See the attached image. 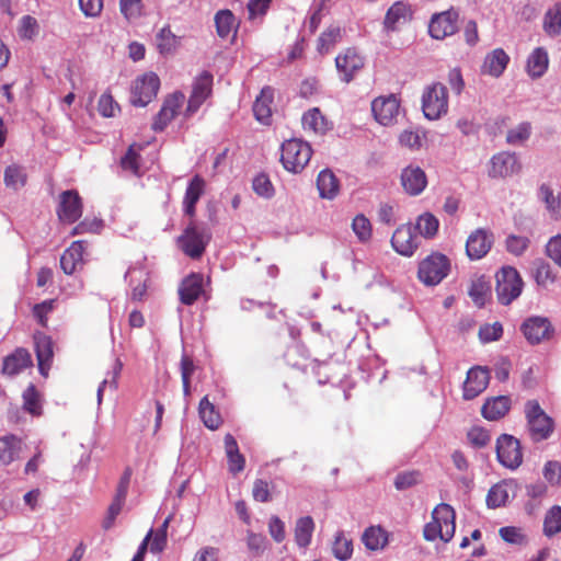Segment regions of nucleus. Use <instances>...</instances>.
<instances>
[{
  "instance_id": "31",
  "label": "nucleus",
  "mask_w": 561,
  "mask_h": 561,
  "mask_svg": "<svg viewBox=\"0 0 561 561\" xmlns=\"http://www.w3.org/2000/svg\"><path fill=\"white\" fill-rule=\"evenodd\" d=\"M205 181L199 175H195L185 192L183 205L184 213L191 217L195 215V205L204 193Z\"/></svg>"
},
{
  "instance_id": "41",
  "label": "nucleus",
  "mask_w": 561,
  "mask_h": 561,
  "mask_svg": "<svg viewBox=\"0 0 561 561\" xmlns=\"http://www.w3.org/2000/svg\"><path fill=\"white\" fill-rule=\"evenodd\" d=\"M543 30L552 37L561 34V2L548 9L543 18Z\"/></svg>"
},
{
  "instance_id": "39",
  "label": "nucleus",
  "mask_w": 561,
  "mask_h": 561,
  "mask_svg": "<svg viewBox=\"0 0 561 561\" xmlns=\"http://www.w3.org/2000/svg\"><path fill=\"white\" fill-rule=\"evenodd\" d=\"M438 227V219L431 213H424L417 217L413 229L417 230L421 237L431 239L437 233Z\"/></svg>"
},
{
  "instance_id": "13",
  "label": "nucleus",
  "mask_w": 561,
  "mask_h": 561,
  "mask_svg": "<svg viewBox=\"0 0 561 561\" xmlns=\"http://www.w3.org/2000/svg\"><path fill=\"white\" fill-rule=\"evenodd\" d=\"M393 249L401 255L411 256L421 244V237L411 226H400L391 238Z\"/></svg>"
},
{
  "instance_id": "30",
  "label": "nucleus",
  "mask_w": 561,
  "mask_h": 561,
  "mask_svg": "<svg viewBox=\"0 0 561 561\" xmlns=\"http://www.w3.org/2000/svg\"><path fill=\"white\" fill-rule=\"evenodd\" d=\"M32 365L30 353L24 348H18L3 360V374L13 376Z\"/></svg>"
},
{
  "instance_id": "20",
  "label": "nucleus",
  "mask_w": 561,
  "mask_h": 561,
  "mask_svg": "<svg viewBox=\"0 0 561 561\" xmlns=\"http://www.w3.org/2000/svg\"><path fill=\"white\" fill-rule=\"evenodd\" d=\"M489 379L488 369L480 366L471 368L463 385V398L466 400L474 399L486 388Z\"/></svg>"
},
{
  "instance_id": "7",
  "label": "nucleus",
  "mask_w": 561,
  "mask_h": 561,
  "mask_svg": "<svg viewBox=\"0 0 561 561\" xmlns=\"http://www.w3.org/2000/svg\"><path fill=\"white\" fill-rule=\"evenodd\" d=\"M160 88V79L154 72H147L137 77L130 88V102L135 106L144 107L156 96Z\"/></svg>"
},
{
  "instance_id": "57",
  "label": "nucleus",
  "mask_w": 561,
  "mask_h": 561,
  "mask_svg": "<svg viewBox=\"0 0 561 561\" xmlns=\"http://www.w3.org/2000/svg\"><path fill=\"white\" fill-rule=\"evenodd\" d=\"M529 243L527 237L511 234L506 239V249L510 253L519 256L527 250Z\"/></svg>"
},
{
  "instance_id": "9",
  "label": "nucleus",
  "mask_w": 561,
  "mask_h": 561,
  "mask_svg": "<svg viewBox=\"0 0 561 561\" xmlns=\"http://www.w3.org/2000/svg\"><path fill=\"white\" fill-rule=\"evenodd\" d=\"M499 461L508 469H516L522 465L523 454L519 440L512 435L503 434L496 442Z\"/></svg>"
},
{
  "instance_id": "21",
  "label": "nucleus",
  "mask_w": 561,
  "mask_h": 561,
  "mask_svg": "<svg viewBox=\"0 0 561 561\" xmlns=\"http://www.w3.org/2000/svg\"><path fill=\"white\" fill-rule=\"evenodd\" d=\"M185 96L181 92H175L165 99L161 110L157 114L152 128L156 131H162L165 126L175 116L179 108L181 107Z\"/></svg>"
},
{
  "instance_id": "40",
  "label": "nucleus",
  "mask_w": 561,
  "mask_h": 561,
  "mask_svg": "<svg viewBox=\"0 0 561 561\" xmlns=\"http://www.w3.org/2000/svg\"><path fill=\"white\" fill-rule=\"evenodd\" d=\"M302 127L305 130L314 134H323L328 129L324 116L316 107L304 114Z\"/></svg>"
},
{
  "instance_id": "1",
  "label": "nucleus",
  "mask_w": 561,
  "mask_h": 561,
  "mask_svg": "<svg viewBox=\"0 0 561 561\" xmlns=\"http://www.w3.org/2000/svg\"><path fill=\"white\" fill-rule=\"evenodd\" d=\"M526 431L534 443L548 439L554 431V421L537 400H528L524 405Z\"/></svg>"
},
{
  "instance_id": "47",
  "label": "nucleus",
  "mask_w": 561,
  "mask_h": 561,
  "mask_svg": "<svg viewBox=\"0 0 561 561\" xmlns=\"http://www.w3.org/2000/svg\"><path fill=\"white\" fill-rule=\"evenodd\" d=\"M23 408L32 415H39L42 413L41 396L34 385H30L23 391Z\"/></svg>"
},
{
  "instance_id": "58",
  "label": "nucleus",
  "mask_w": 561,
  "mask_h": 561,
  "mask_svg": "<svg viewBox=\"0 0 561 561\" xmlns=\"http://www.w3.org/2000/svg\"><path fill=\"white\" fill-rule=\"evenodd\" d=\"M98 110L104 117H114L119 111V105L114 101L111 94L104 93L99 99Z\"/></svg>"
},
{
  "instance_id": "12",
  "label": "nucleus",
  "mask_w": 561,
  "mask_h": 561,
  "mask_svg": "<svg viewBox=\"0 0 561 561\" xmlns=\"http://www.w3.org/2000/svg\"><path fill=\"white\" fill-rule=\"evenodd\" d=\"M172 519V516L169 515L162 523L160 527H158L156 530L150 529L148 534L146 535L145 539L142 540L141 545L138 548L137 553L134 556L131 561H144V556L147 550L148 542L151 540L150 543V551L152 553H160L164 550L167 546V533L170 525V522Z\"/></svg>"
},
{
  "instance_id": "46",
  "label": "nucleus",
  "mask_w": 561,
  "mask_h": 561,
  "mask_svg": "<svg viewBox=\"0 0 561 561\" xmlns=\"http://www.w3.org/2000/svg\"><path fill=\"white\" fill-rule=\"evenodd\" d=\"M561 531V507L552 506L546 514L543 520V534L552 537Z\"/></svg>"
},
{
  "instance_id": "44",
  "label": "nucleus",
  "mask_w": 561,
  "mask_h": 561,
  "mask_svg": "<svg viewBox=\"0 0 561 561\" xmlns=\"http://www.w3.org/2000/svg\"><path fill=\"white\" fill-rule=\"evenodd\" d=\"M468 294L474 305L481 308L490 295V283L484 277H479L471 283Z\"/></svg>"
},
{
  "instance_id": "2",
  "label": "nucleus",
  "mask_w": 561,
  "mask_h": 561,
  "mask_svg": "<svg viewBox=\"0 0 561 561\" xmlns=\"http://www.w3.org/2000/svg\"><path fill=\"white\" fill-rule=\"evenodd\" d=\"M311 156L310 145L302 139L291 138L282 144L280 162L291 173L301 172L310 161Z\"/></svg>"
},
{
  "instance_id": "19",
  "label": "nucleus",
  "mask_w": 561,
  "mask_h": 561,
  "mask_svg": "<svg viewBox=\"0 0 561 561\" xmlns=\"http://www.w3.org/2000/svg\"><path fill=\"white\" fill-rule=\"evenodd\" d=\"M400 179L404 192L411 196L420 195L427 185L425 172L420 167L413 164L402 170Z\"/></svg>"
},
{
  "instance_id": "37",
  "label": "nucleus",
  "mask_w": 561,
  "mask_h": 561,
  "mask_svg": "<svg viewBox=\"0 0 561 561\" xmlns=\"http://www.w3.org/2000/svg\"><path fill=\"white\" fill-rule=\"evenodd\" d=\"M216 31L219 37L227 38L231 33H237L238 23L230 10H220L215 15Z\"/></svg>"
},
{
  "instance_id": "53",
  "label": "nucleus",
  "mask_w": 561,
  "mask_h": 561,
  "mask_svg": "<svg viewBox=\"0 0 561 561\" xmlns=\"http://www.w3.org/2000/svg\"><path fill=\"white\" fill-rule=\"evenodd\" d=\"M341 38V28L337 26L330 27L321 34L318 39V50L321 54L328 53L331 47Z\"/></svg>"
},
{
  "instance_id": "48",
  "label": "nucleus",
  "mask_w": 561,
  "mask_h": 561,
  "mask_svg": "<svg viewBox=\"0 0 561 561\" xmlns=\"http://www.w3.org/2000/svg\"><path fill=\"white\" fill-rule=\"evenodd\" d=\"M425 140V131L421 129H405L399 136L401 146L411 150H419Z\"/></svg>"
},
{
  "instance_id": "62",
  "label": "nucleus",
  "mask_w": 561,
  "mask_h": 561,
  "mask_svg": "<svg viewBox=\"0 0 561 561\" xmlns=\"http://www.w3.org/2000/svg\"><path fill=\"white\" fill-rule=\"evenodd\" d=\"M546 255L561 268V234H557L549 239L546 244Z\"/></svg>"
},
{
  "instance_id": "17",
  "label": "nucleus",
  "mask_w": 561,
  "mask_h": 561,
  "mask_svg": "<svg viewBox=\"0 0 561 561\" xmlns=\"http://www.w3.org/2000/svg\"><path fill=\"white\" fill-rule=\"evenodd\" d=\"M335 65L342 80L348 83L355 73L364 67V57L354 48H347L343 54L336 56Z\"/></svg>"
},
{
  "instance_id": "3",
  "label": "nucleus",
  "mask_w": 561,
  "mask_h": 561,
  "mask_svg": "<svg viewBox=\"0 0 561 561\" xmlns=\"http://www.w3.org/2000/svg\"><path fill=\"white\" fill-rule=\"evenodd\" d=\"M495 278L496 296L502 305L507 306L520 296L524 283L516 268L504 266L496 273Z\"/></svg>"
},
{
  "instance_id": "4",
  "label": "nucleus",
  "mask_w": 561,
  "mask_h": 561,
  "mask_svg": "<svg viewBox=\"0 0 561 561\" xmlns=\"http://www.w3.org/2000/svg\"><path fill=\"white\" fill-rule=\"evenodd\" d=\"M210 240L207 228L197 226L191 221L183 233L179 237V248L190 257L198 259L203 255L206 245Z\"/></svg>"
},
{
  "instance_id": "45",
  "label": "nucleus",
  "mask_w": 561,
  "mask_h": 561,
  "mask_svg": "<svg viewBox=\"0 0 561 561\" xmlns=\"http://www.w3.org/2000/svg\"><path fill=\"white\" fill-rule=\"evenodd\" d=\"M534 277L539 286H547L557 280V274L553 272L551 265L542 259H537L534 262Z\"/></svg>"
},
{
  "instance_id": "27",
  "label": "nucleus",
  "mask_w": 561,
  "mask_h": 561,
  "mask_svg": "<svg viewBox=\"0 0 561 561\" xmlns=\"http://www.w3.org/2000/svg\"><path fill=\"white\" fill-rule=\"evenodd\" d=\"M432 518L437 519V522L440 524L445 537V542L451 540L456 529V513L454 508L449 504L440 503L434 508Z\"/></svg>"
},
{
  "instance_id": "59",
  "label": "nucleus",
  "mask_w": 561,
  "mask_h": 561,
  "mask_svg": "<svg viewBox=\"0 0 561 561\" xmlns=\"http://www.w3.org/2000/svg\"><path fill=\"white\" fill-rule=\"evenodd\" d=\"M503 334V327L500 322L481 325L479 329V337L482 342L497 341Z\"/></svg>"
},
{
  "instance_id": "64",
  "label": "nucleus",
  "mask_w": 561,
  "mask_h": 561,
  "mask_svg": "<svg viewBox=\"0 0 561 561\" xmlns=\"http://www.w3.org/2000/svg\"><path fill=\"white\" fill-rule=\"evenodd\" d=\"M268 533L273 540L277 543L284 541L286 537L285 524L278 516H272L268 520Z\"/></svg>"
},
{
  "instance_id": "49",
  "label": "nucleus",
  "mask_w": 561,
  "mask_h": 561,
  "mask_svg": "<svg viewBox=\"0 0 561 561\" xmlns=\"http://www.w3.org/2000/svg\"><path fill=\"white\" fill-rule=\"evenodd\" d=\"M531 134L529 123H520L516 127L511 128L506 134V142L511 146H520L526 142Z\"/></svg>"
},
{
  "instance_id": "52",
  "label": "nucleus",
  "mask_w": 561,
  "mask_h": 561,
  "mask_svg": "<svg viewBox=\"0 0 561 561\" xmlns=\"http://www.w3.org/2000/svg\"><path fill=\"white\" fill-rule=\"evenodd\" d=\"M26 182V174L23 169L18 165H9L4 171V183L8 187L18 190Z\"/></svg>"
},
{
  "instance_id": "6",
  "label": "nucleus",
  "mask_w": 561,
  "mask_h": 561,
  "mask_svg": "<svg viewBox=\"0 0 561 561\" xmlns=\"http://www.w3.org/2000/svg\"><path fill=\"white\" fill-rule=\"evenodd\" d=\"M422 110L428 119H438L448 111V93L444 84L437 82L427 87L422 96Z\"/></svg>"
},
{
  "instance_id": "35",
  "label": "nucleus",
  "mask_w": 561,
  "mask_h": 561,
  "mask_svg": "<svg viewBox=\"0 0 561 561\" xmlns=\"http://www.w3.org/2000/svg\"><path fill=\"white\" fill-rule=\"evenodd\" d=\"M198 414L204 425L211 431L219 428V426L222 423L220 413L216 410V407L208 400L207 396H205L199 401Z\"/></svg>"
},
{
  "instance_id": "55",
  "label": "nucleus",
  "mask_w": 561,
  "mask_h": 561,
  "mask_svg": "<svg viewBox=\"0 0 561 561\" xmlns=\"http://www.w3.org/2000/svg\"><path fill=\"white\" fill-rule=\"evenodd\" d=\"M500 537L507 543L511 545H525L527 542V538L522 531L520 528L514 526H505L500 528L499 530Z\"/></svg>"
},
{
  "instance_id": "32",
  "label": "nucleus",
  "mask_w": 561,
  "mask_h": 561,
  "mask_svg": "<svg viewBox=\"0 0 561 561\" xmlns=\"http://www.w3.org/2000/svg\"><path fill=\"white\" fill-rule=\"evenodd\" d=\"M389 535L381 526H370L363 533L362 541L368 550H382L388 545Z\"/></svg>"
},
{
  "instance_id": "38",
  "label": "nucleus",
  "mask_w": 561,
  "mask_h": 561,
  "mask_svg": "<svg viewBox=\"0 0 561 561\" xmlns=\"http://www.w3.org/2000/svg\"><path fill=\"white\" fill-rule=\"evenodd\" d=\"M538 196L546 205V209L552 216L561 215V197L560 194L554 195L552 187L548 183L540 184Z\"/></svg>"
},
{
  "instance_id": "15",
  "label": "nucleus",
  "mask_w": 561,
  "mask_h": 561,
  "mask_svg": "<svg viewBox=\"0 0 561 561\" xmlns=\"http://www.w3.org/2000/svg\"><path fill=\"white\" fill-rule=\"evenodd\" d=\"M61 221L72 224L82 215V202L77 191H65L60 195V203L57 209Z\"/></svg>"
},
{
  "instance_id": "22",
  "label": "nucleus",
  "mask_w": 561,
  "mask_h": 561,
  "mask_svg": "<svg viewBox=\"0 0 561 561\" xmlns=\"http://www.w3.org/2000/svg\"><path fill=\"white\" fill-rule=\"evenodd\" d=\"M203 293V276L192 273L179 286V296L183 305H193Z\"/></svg>"
},
{
  "instance_id": "61",
  "label": "nucleus",
  "mask_w": 561,
  "mask_h": 561,
  "mask_svg": "<svg viewBox=\"0 0 561 561\" xmlns=\"http://www.w3.org/2000/svg\"><path fill=\"white\" fill-rule=\"evenodd\" d=\"M55 299H49L34 306L33 314L41 325H47V316L55 309Z\"/></svg>"
},
{
  "instance_id": "11",
  "label": "nucleus",
  "mask_w": 561,
  "mask_h": 561,
  "mask_svg": "<svg viewBox=\"0 0 561 561\" xmlns=\"http://www.w3.org/2000/svg\"><path fill=\"white\" fill-rule=\"evenodd\" d=\"M527 342L531 345L541 343L549 340L553 334V328L548 318L540 316H533L527 318L520 325Z\"/></svg>"
},
{
  "instance_id": "25",
  "label": "nucleus",
  "mask_w": 561,
  "mask_h": 561,
  "mask_svg": "<svg viewBox=\"0 0 561 561\" xmlns=\"http://www.w3.org/2000/svg\"><path fill=\"white\" fill-rule=\"evenodd\" d=\"M87 248V242L78 240L71 243V245L62 253L60 257V266L62 271L71 275L79 265L83 263V254Z\"/></svg>"
},
{
  "instance_id": "5",
  "label": "nucleus",
  "mask_w": 561,
  "mask_h": 561,
  "mask_svg": "<svg viewBox=\"0 0 561 561\" xmlns=\"http://www.w3.org/2000/svg\"><path fill=\"white\" fill-rule=\"evenodd\" d=\"M450 263L446 255L433 253L419 265V279L426 286L439 284L449 273Z\"/></svg>"
},
{
  "instance_id": "43",
  "label": "nucleus",
  "mask_w": 561,
  "mask_h": 561,
  "mask_svg": "<svg viewBox=\"0 0 561 561\" xmlns=\"http://www.w3.org/2000/svg\"><path fill=\"white\" fill-rule=\"evenodd\" d=\"M407 15L408 5L402 1H397L388 9L383 25L387 30L394 31L398 23L407 20Z\"/></svg>"
},
{
  "instance_id": "51",
  "label": "nucleus",
  "mask_w": 561,
  "mask_h": 561,
  "mask_svg": "<svg viewBox=\"0 0 561 561\" xmlns=\"http://www.w3.org/2000/svg\"><path fill=\"white\" fill-rule=\"evenodd\" d=\"M178 46L176 36L168 27H163L157 35V47L161 54H171Z\"/></svg>"
},
{
  "instance_id": "60",
  "label": "nucleus",
  "mask_w": 561,
  "mask_h": 561,
  "mask_svg": "<svg viewBox=\"0 0 561 561\" xmlns=\"http://www.w3.org/2000/svg\"><path fill=\"white\" fill-rule=\"evenodd\" d=\"M252 187L254 192L262 197H271L274 194V187L266 174H259L253 179Z\"/></svg>"
},
{
  "instance_id": "50",
  "label": "nucleus",
  "mask_w": 561,
  "mask_h": 561,
  "mask_svg": "<svg viewBox=\"0 0 561 561\" xmlns=\"http://www.w3.org/2000/svg\"><path fill=\"white\" fill-rule=\"evenodd\" d=\"M18 439L14 436H4L0 438V466H7L14 460Z\"/></svg>"
},
{
  "instance_id": "63",
  "label": "nucleus",
  "mask_w": 561,
  "mask_h": 561,
  "mask_svg": "<svg viewBox=\"0 0 561 561\" xmlns=\"http://www.w3.org/2000/svg\"><path fill=\"white\" fill-rule=\"evenodd\" d=\"M543 477L552 485L561 484V463L548 461L543 467Z\"/></svg>"
},
{
  "instance_id": "54",
  "label": "nucleus",
  "mask_w": 561,
  "mask_h": 561,
  "mask_svg": "<svg viewBox=\"0 0 561 561\" xmlns=\"http://www.w3.org/2000/svg\"><path fill=\"white\" fill-rule=\"evenodd\" d=\"M352 229L359 241L366 242L371 238L370 221L362 214L357 215L352 222Z\"/></svg>"
},
{
  "instance_id": "26",
  "label": "nucleus",
  "mask_w": 561,
  "mask_h": 561,
  "mask_svg": "<svg viewBox=\"0 0 561 561\" xmlns=\"http://www.w3.org/2000/svg\"><path fill=\"white\" fill-rule=\"evenodd\" d=\"M508 61V55L502 48H495L485 56L481 72L499 78L506 69Z\"/></svg>"
},
{
  "instance_id": "16",
  "label": "nucleus",
  "mask_w": 561,
  "mask_h": 561,
  "mask_svg": "<svg viewBox=\"0 0 561 561\" xmlns=\"http://www.w3.org/2000/svg\"><path fill=\"white\" fill-rule=\"evenodd\" d=\"M493 234L482 228L474 230L467 239L466 252L470 260H480L490 251Z\"/></svg>"
},
{
  "instance_id": "23",
  "label": "nucleus",
  "mask_w": 561,
  "mask_h": 561,
  "mask_svg": "<svg viewBox=\"0 0 561 561\" xmlns=\"http://www.w3.org/2000/svg\"><path fill=\"white\" fill-rule=\"evenodd\" d=\"M34 343L39 373L43 376H47L54 356L53 341L44 333H36L34 335Z\"/></svg>"
},
{
  "instance_id": "28",
  "label": "nucleus",
  "mask_w": 561,
  "mask_h": 561,
  "mask_svg": "<svg viewBox=\"0 0 561 561\" xmlns=\"http://www.w3.org/2000/svg\"><path fill=\"white\" fill-rule=\"evenodd\" d=\"M549 66L548 51L543 47L535 48L528 56L526 71L533 79L541 78Z\"/></svg>"
},
{
  "instance_id": "24",
  "label": "nucleus",
  "mask_w": 561,
  "mask_h": 561,
  "mask_svg": "<svg viewBox=\"0 0 561 561\" xmlns=\"http://www.w3.org/2000/svg\"><path fill=\"white\" fill-rule=\"evenodd\" d=\"M515 494V484L512 480H503L494 484L488 492L486 505L489 508L505 506Z\"/></svg>"
},
{
  "instance_id": "29",
  "label": "nucleus",
  "mask_w": 561,
  "mask_h": 561,
  "mask_svg": "<svg viewBox=\"0 0 561 561\" xmlns=\"http://www.w3.org/2000/svg\"><path fill=\"white\" fill-rule=\"evenodd\" d=\"M273 89L270 87H265L261 90L260 95L255 99V102L253 104V113L255 118L264 125H268L271 121V105L273 103Z\"/></svg>"
},
{
  "instance_id": "42",
  "label": "nucleus",
  "mask_w": 561,
  "mask_h": 561,
  "mask_svg": "<svg viewBox=\"0 0 561 561\" xmlns=\"http://www.w3.org/2000/svg\"><path fill=\"white\" fill-rule=\"evenodd\" d=\"M332 553L340 561H346L353 554V541L342 530L337 531L334 536Z\"/></svg>"
},
{
  "instance_id": "8",
  "label": "nucleus",
  "mask_w": 561,
  "mask_h": 561,
  "mask_svg": "<svg viewBox=\"0 0 561 561\" xmlns=\"http://www.w3.org/2000/svg\"><path fill=\"white\" fill-rule=\"evenodd\" d=\"M522 171V163L515 152L502 151L489 162L488 175L491 179H505Z\"/></svg>"
},
{
  "instance_id": "14",
  "label": "nucleus",
  "mask_w": 561,
  "mask_h": 561,
  "mask_svg": "<svg viewBox=\"0 0 561 561\" xmlns=\"http://www.w3.org/2000/svg\"><path fill=\"white\" fill-rule=\"evenodd\" d=\"M399 101L393 94L376 98L371 102L374 117L383 126H388L396 121L399 114Z\"/></svg>"
},
{
  "instance_id": "34",
  "label": "nucleus",
  "mask_w": 561,
  "mask_h": 561,
  "mask_svg": "<svg viewBox=\"0 0 561 561\" xmlns=\"http://www.w3.org/2000/svg\"><path fill=\"white\" fill-rule=\"evenodd\" d=\"M511 400L506 396H500L488 400L482 407V415L486 420L495 421L503 417L510 410Z\"/></svg>"
},
{
  "instance_id": "36",
  "label": "nucleus",
  "mask_w": 561,
  "mask_h": 561,
  "mask_svg": "<svg viewBox=\"0 0 561 561\" xmlns=\"http://www.w3.org/2000/svg\"><path fill=\"white\" fill-rule=\"evenodd\" d=\"M317 187L322 198L333 199L339 193V181L331 170H322L317 179Z\"/></svg>"
},
{
  "instance_id": "33",
  "label": "nucleus",
  "mask_w": 561,
  "mask_h": 561,
  "mask_svg": "<svg viewBox=\"0 0 561 561\" xmlns=\"http://www.w3.org/2000/svg\"><path fill=\"white\" fill-rule=\"evenodd\" d=\"M314 527L316 525L311 516H304L296 520L294 536L295 542L299 548L306 549L309 547Z\"/></svg>"
},
{
  "instance_id": "56",
  "label": "nucleus",
  "mask_w": 561,
  "mask_h": 561,
  "mask_svg": "<svg viewBox=\"0 0 561 561\" xmlns=\"http://www.w3.org/2000/svg\"><path fill=\"white\" fill-rule=\"evenodd\" d=\"M38 33V24L35 18L24 15L20 21L19 35L24 39H33Z\"/></svg>"
},
{
  "instance_id": "10",
  "label": "nucleus",
  "mask_w": 561,
  "mask_h": 561,
  "mask_svg": "<svg viewBox=\"0 0 561 561\" xmlns=\"http://www.w3.org/2000/svg\"><path fill=\"white\" fill-rule=\"evenodd\" d=\"M459 13L455 9L436 13L428 24V33L435 39H444L458 31Z\"/></svg>"
},
{
  "instance_id": "18",
  "label": "nucleus",
  "mask_w": 561,
  "mask_h": 561,
  "mask_svg": "<svg viewBox=\"0 0 561 561\" xmlns=\"http://www.w3.org/2000/svg\"><path fill=\"white\" fill-rule=\"evenodd\" d=\"M213 76L204 71L194 81L186 112L194 114L211 93Z\"/></svg>"
}]
</instances>
